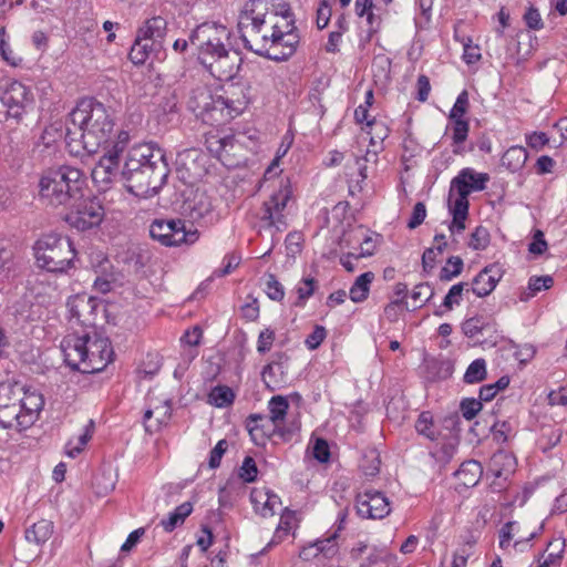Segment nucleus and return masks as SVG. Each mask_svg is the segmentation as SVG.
<instances>
[{
    "mask_svg": "<svg viewBox=\"0 0 567 567\" xmlns=\"http://www.w3.org/2000/svg\"><path fill=\"white\" fill-rule=\"evenodd\" d=\"M269 0H250L238 17V31L246 49L274 61L290 58L299 43L289 9L270 11Z\"/></svg>",
    "mask_w": 567,
    "mask_h": 567,
    "instance_id": "nucleus-1",
    "label": "nucleus"
},
{
    "mask_svg": "<svg viewBox=\"0 0 567 567\" xmlns=\"http://www.w3.org/2000/svg\"><path fill=\"white\" fill-rule=\"evenodd\" d=\"M120 132L104 104L83 99L70 112L65 123V143L70 154H96L112 147Z\"/></svg>",
    "mask_w": 567,
    "mask_h": 567,
    "instance_id": "nucleus-2",
    "label": "nucleus"
},
{
    "mask_svg": "<svg viewBox=\"0 0 567 567\" xmlns=\"http://www.w3.org/2000/svg\"><path fill=\"white\" fill-rule=\"evenodd\" d=\"M189 43L195 47L198 60L216 79L231 80L243 62L239 51L230 43V31L216 22H204L190 34Z\"/></svg>",
    "mask_w": 567,
    "mask_h": 567,
    "instance_id": "nucleus-3",
    "label": "nucleus"
},
{
    "mask_svg": "<svg viewBox=\"0 0 567 567\" xmlns=\"http://www.w3.org/2000/svg\"><path fill=\"white\" fill-rule=\"evenodd\" d=\"M44 399L34 389L14 381L0 383V425L3 429L24 430L39 417Z\"/></svg>",
    "mask_w": 567,
    "mask_h": 567,
    "instance_id": "nucleus-4",
    "label": "nucleus"
},
{
    "mask_svg": "<svg viewBox=\"0 0 567 567\" xmlns=\"http://www.w3.org/2000/svg\"><path fill=\"white\" fill-rule=\"evenodd\" d=\"M61 350L65 363L82 373L102 371L112 361L113 355L110 340L96 333L68 334L61 342Z\"/></svg>",
    "mask_w": 567,
    "mask_h": 567,
    "instance_id": "nucleus-5",
    "label": "nucleus"
},
{
    "mask_svg": "<svg viewBox=\"0 0 567 567\" xmlns=\"http://www.w3.org/2000/svg\"><path fill=\"white\" fill-rule=\"evenodd\" d=\"M85 177L72 166H61L45 172L39 182V195L43 203L52 207L68 206L83 197Z\"/></svg>",
    "mask_w": 567,
    "mask_h": 567,
    "instance_id": "nucleus-6",
    "label": "nucleus"
},
{
    "mask_svg": "<svg viewBox=\"0 0 567 567\" xmlns=\"http://www.w3.org/2000/svg\"><path fill=\"white\" fill-rule=\"evenodd\" d=\"M169 175L164 152L155 154V161L133 173H122L126 189L142 198H150L159 193Z\"/></svg>",
    "mask_w": 567,
    "mask_h": 567,
    "instance_id": "nucleus-7",
    "label": "nucleus"
},
{
    "mask_svg": "<svg viewBox=\"0 0 567 567\" xmlns=\"http://www.w3.org/2000/svg\"><path fill=\"white\" fill-rule=\"evenodd\" d=\"M37 265L51 272H64L75 258V250L69 238L48 234L37 240L34 247Z\"/></svg>",
    "mask_w": 567,
    "mask_h": 567,
    "instance_id": "nucleus-8",
    "label": "nucleus"
},
{
    "mask_svg": "<svg viewBox=\"0 0 567 567\" xmlns=\"http://www.w3.org/2000/svg\"><path fill=\"white\" fill-rule=\"evenodd\" d=\"M292 196V189L288 178H280L278 188L272 192L262 204L260 221L268 229L281 233L287 229V204Z\"/></svg>",
    "mask_w": 567,
    "mask_h": 567,
    "instance_id": "nucleus-9",
    "label": "nucleus"
},
{
    "mask_svg": "<svg viewBox=\"0 0 567 567\" xmlns=\"http://www.w3.org/2000/svg\"><path fill=\"white\" fill-rule=\"evenodd\" d=\"M150 235L164 246L193 245L199 238V233L193 225L187 227L182 219L154 220L150 226Z\"/></svg>",
    "mask_w": 567,
    "mask_h": 567,
    "instance_id": "nucleus-10",
    "label": "nucleus"
},
{
    "mask_svg": "<svg viewBox=\"0 0 567 567\" xmlns=\"http://www.w3.org/2000/svg\"><path fill=\"white\" fill-rule=\"evenodd\" d=\"M130 136L125 131H120L115 143L111 148L103 150V156L92 169V179L101 189H106L118 174L120 154L127 146Z\"/></svg>",
    "mask_w": 567,
    "mask_h": 567,
    "instance_id": "nucleus-11",
    "label": "nucleus"
},
{
    "mask_svg": "<svg viewBox=\"0 0 567 567\" xmlns=\"http://www.w3.org/2000/svg\"><path fill=\"white\" fill-rule=\"evenodd\" d=\"M0 101L7 110V116L20 122L32 110L34 95L32 90L22 82L9 81L0 93Z\"/></svg>",
    "mask_w": 567,
    "mask_h": 567,
    "instance_id": "nucleus-12",
    "label": "nucleus"
},
{
    "mask_svg": "<svg viewBox=\"0 0 567 567\" xmlns=\"http://www.w3.org/2000/svg\"><path fill=\"white\" fill-rule=\"evenodd\" d=\"M104 217V208L95 198H87L80 203L76 209L71 210L66 217V223L78 230L84 231L99 226Z\"/></svg>",
    "mask_w": 567,
    "mask_h": 567,
    "instance_id": "nucleus-13",
    "label": "nucleus"
},
{
    "mask_svg": "<svg viewBox=\"0 0 567 567\" xmlns=\"http://www.w3.org/2000/svg\"><path fill=\"white\" fill-rule=\"evenodd\" d=\"M355 507L358 515L367 519H382L391 512L389 499L379 491L358 494Z\"/></svg>",
    "mask_w": 567,
    "mask_h": 567,
    "instance_id": "nucleus-14",
    "label": "nucleus"
},
{
    "mask_svg": "<svg viewBox=\"0 0 567 567\" xmlns=\"http://www.w3.org/2000/svg\"><path fill=\"white\" fill-rule=\"evenodd\" d=\"M249 92L250 85L247 83H230L224 90V94L212 102L213 109L226 107L231 117L239 115L250 101Z\"/></svg>",
    "mask_w": 567,
    "mask_h": 567,
    "instance_id": "nucleus-15",
    "label": "nucleus"
},
{
    "mask_svg": "<svg viewBox=\"0 0 567 567\" xmlns=\"http://www.w3.org/2000/svg\"><path fill=\"white\" fill-rule=\"evenodd\" d=\"M71 319L82 326H91L94 322V312L97 307V300L85 293L75 295L69 298L66 303Z\"/></svg>",
    "mask_w": 567,
    "mask_h": 567,
    "instance_id": "nucleus-16",
    "label": "nucleus"
},
{
    "mask_svg": "<svg viewBox=\"0 0 567 567\" xmlns=\"http://www.w3.org/2000/svg\"><path fill=\"white\" fill-rule=\"evenodd\" d=\"M164 152L155 143L134 145L127 153L122 173H133L155 161V154Z\"/></svg>",
    "mask_w": 567,
    "mask_h": 567,
    "instance_id": "nucleus-17",
    "label": "nucleus"
},
{
    "mask_svg": "<svg viewBox=\"0 0 567 567\" xmlns=\"http://www.w3.org/2000/svg\"><path fill=\"white\" fill-rule=\"evenodd\" d=\"M466 173L461 176H455L450 186V197L453 196L454 193L457 194V197L452 202L450 199L449 209L453 216H460L461 218H467L468 215V200L467 197L471 194V189L467 188L463 179L466 177Z\"/></svg>",
    "mask_w": 567,
    "mask_h": 567,
    "instance_id": "nucleus-18",
    "label": "nucleus"
},
{
    "mask_svg": "<svg viewBox=\"0 0 567 567\" xmlns=\"http://www.w3.org/2000/svg\"><path fill=\"white\" fill-rule=\"evenodd\" d=\"M501 278V269L496 265L487 266L474 277L470 291L477 297H486L495 289Z\"/></svg>",
    "mask_w": 567,
    "mask_h": 567,
    "instance_id": "nucleus-19",
    "label": "nucleus"
},
{
    "mask_svg": "<svg viewBox=\"0 0 567 567\" xmlns=\"http://www.w3.org/2000/svg\"><path fill=\"white\" fill-rule=\"evenodd\" d=\"M256 513L261 516H272L281 505L279 496L266 488H254L250 494Z\"/></svg>",
    "mask_w": 567,
    "mask_h": 567,
    "instance_id": "nucleus-20",
    "label": "nucleus"
},
{
    "mask_svg": "<svg viewBox=\"0 0 567 567\" xmlns=\"http://www.w3.org/2000/svg\"><path fill=\"white\" fill-rule=\"evenodd\" d=\"M166 32L167 21L161 16L146 19L136 31L142 39L150 40L159 47H162Z\"/></svg>",
    "mask_w": 567,
    "mask_h": 567,
    "instance_id": "nucleus-21",
    "label": "nucleus"
},
{
    "mask_svg": "<svg viewBox=\"0 0 567 567\" xmlns=\"http://www.w3.org/2000/svg\"><path fill=\"white\" fill-rule=\"evenodd\" d=\"M172 414L169 400H164L161 404L148 408L144 413V424L147 432H157L162 425L166 424Z\"/></svg>",
    "mask_w": 567,
    "mask_h": 567,
    "instance_id": "nucleus-22",
    "label": "nucleus"
},
{
    "mask_svg": "<svg viewBox=\"0 0 567 567\" xmlns=\"http://www.w3.org/2000/svg\"><path fill=\"white\" fill-rule=\"evenodd\" d=\"M483 475V467L480 462L468 460L461 464L460 468L455 472L458 482L465 487L475 486Z\"/></svg>",
    "mask_w": 567,
    "mask_h": 567,
    "instance_id": "nucleus-23",
    "label": "nucleus"
},
{
    "mask_svg": "<svg viewBox=\"0 0 567 567\" xmlns=\"http://www.w3.org/2000/svg\"><path fill=\"white\" fill-rule=\"evenodd\" d=\"M162 47L150 40L142 39L140 34L136 33V38L131 48L128 56L134 64L141 65L146 62L153 52L159 50Z\"/></svg>",
    "mask_w": 567,
    "mask_h": 567,
    "instance_id": "nucleus-24",
    "label": "nucleus"
},
{
    "mask_svg": "<svg viewBox=\"0 0 567 567\" xmlns=\"http://www.w3.org/2000/svg\"><path fill=\"white\" fill-rule=\"evenodd\" d=\"M269 424L267 416L260 414H251L246 421V427L252 442L256 445H265L269 434L266 432V426Z\"/></svg>",
    "mask_w": 567,
    "mask_h": 567,
    "instance_id": "nucleus-25",
    "label": "nucleus"
},
{
    "mask_svg": "<svg viewBox=\"0 0 567 567\" xmlns=\"http://www.w3.org/2000/svg\"><path fill=\"white\" fill-rule=\"evenodd\" d=\"M186 206L193 219L204 218L213 209L210 198L204 192L198 190L194 194L193 199L186 202Z\"/></svg>",
    "mask_w": 567,
    "mask_h": 567,
    "instance_id": "nucleus-26",
    "label": "nucleus"
},
{
    "mask_svg": "<svg viewBox=\"0 0 567 567\" xmlns=\"http://www.w3.org/2000/svg\"><path fill=\"white\" fill-rule=\"evenodd\" d=\"M515 458L507 452L498 451L495 453L489 462V470L496 477L507 476L514 471Z\"/></svg>",
    "mask_w": 567,
    "mask_h": 567,
    "instance_id": "nucleus-27",
    "label": "nucleus"
},
{
    "mask_svg": "<svg viewBox=\"0 0 567 567\" xmlns=\"http://www.w3.org/2000/svg\"><path fill=\"white\" fill-rule=\"evenodd\" d=\"M528 158L527 151L523 146H512L502 156V165L511 172H517L524 167Z\"/></svg>",
    "mask_w": 567,
    "mask_h": 567,
    "instance_id": "nucleus-28",
    "label": "nucleus"
},
{
    "mask_svg": "<svg viewBox=\"0 0 567 567\" xmlns=\"http://www.w3.org/2000/svg\"><path fill=\"white\" fill-rule=\"evenodd\" d=\"M261 379L270 390L279 389L286 382L282 364L276 361L267 364L261 372Z\"/></svg>",
    "mask_w": 567,
    "mask_h": 567,
    "instance_id": "nucleus-29",
    "label": "nucleus"
},
{
    "mask_svg": "<svg viewBox=\"0 0 567 567\" xmlns=\"http://www.w3.org/2000/svg\"><path fill=\"white\" fill-rule=\"evenodd\" d=\"M53 525L50 520L41 519L25 530V539L29 543L40 545L45 543L52 535Z\"/></svg>",
    "mask_w": 567,
    "mask_h": 567,
    "instance_id": "nucleus-30",
    "label": "nucleus"
},
{
    "mask_svg": "<svg viewBox=\"0 0 567 567\" xmlns=\"http://www.w3.org/2000/svg\"><path fill=\"white\" fill-rule=\"evenodd\" d=\"M193 504L189 502H185L177 506L174 512H172L166 519H162L161 525L165 532L171 533L177 526L182 525L185 519L192 514Z\"/></svg>",
    "mask_w": 567,
    "mask_h": 567,
    "instance_id": "nucleus-31",
    "label": "nucleus"
},
{
    "mask_svg": "<svg viewBox=\"0 0 567 567\" xmlns=\"http://www.w3.org/2000/svg\"><path fill=\"white\" fill-rule=\"evenodd\" d=\"M464 290H466L467 292L470 291V284H467V282H458L456 285H453L450 288L447 295L443 299V302H442L441 307L444 308V309L443 310H441V309L435 310L434 315L441 317L446 311L452 310L454 306H458L461 303Z\"/></svg>",
    "mask_w": 567,
    "mask_h": 567,
    "instance_id": "nucleus-32",
    "label": "nucleus"
},
{
    "mask_svg": "<svg viewBox=\"0 0 567 567\" xmlns=\"http://www.w3.org/2000/svg\"><path fill=\"white\" fill-rule=\"evenodd\" d=\"M289 408L288 400L282 395L272 396L268 403L269 416L267 420L275 427H278L285 420Z\"/></svg>",
    "mask_w": 567,
    "mask_h": 567,
    "instance_id": "nucleus-33",
    "label": "nucleus"
},
{
    "mask_svg": "<svg viewBox=\"0 0 567 567\" xmlns=\"http://www.w3.org/2000/svg\"><path fill=\"white\" fill-rule=\"evenodd\" d=\"M374 279L371 271L360 275L350 288L349 297L353 302H362L368 298L370 285Z\"/></svg>",
    "mask_w": 567,
    "mask_h": 567,
    "instance_id": "nucleus-34",
    "label": "nucleus"
},
{
    "mask_svg": "<svg viewBox=\"0 0 567 567\" xmlns=\"http://www.w3.org/2000/svg\"><path fill=\"white\" fill-rule=\"evenodd\" d=\"M451 122L452 141H453V153L461 154L463 152L462 144L466 141L470 124L465 118H449Z\"/></svg>",
    "mask_w": 567,
    "mask_h": 567,
    "instance_id": "nucleus-35",
    "label": "nucleus"
},
{
    "mask_svg": "<svg viewBox=\"0 0 567 567\" xmlns=\"http://www.w3.org/2000/svg\"><path fill=\"white\" fill-rule=\"evenodd\" d=\"M94 430V422L90 420L89 424L85 425L84 431L80 434L76 440H70L65 445V453L70 457H75L79 455L87 442L92 439Z\"/></svg>",
    "mask_w": 567,
    "mask_h": 567,
    "instance_id": "nucleus-36",
    "label": "nucleus"
},
{
    "mask_svg": "<svg viewBox=\"0 0 567 567\" xmlns=\"http://www.w3.org/2000/svg\"><path fill=\"white\" fill-rule=\"evenodd\" d=\"M466 173V177L463 179L465 185L472 192H481L486 188V184L489 181V175L486 173H477L473 168L466 167L460 171L456 176H461Z\"/></svg>",
    "mask_w": 567,
    "mask_h": 567,
    "instance_id": "nucleus-37",
    "label": "nucleus"
},
{
    "mask_svg": "<svg viewBox=\"0 0 567 567\" xmlns=\"http://www.w3.org/2000/svg\"><path fill=\"white\" fill-rule=\"evenodd\" d=\"M235 394L229 386L217 385L215 386L209 395L208 401L217 408H226L234 402Z\"/></svg>",
    "mask_w": 567,
    "mask_h": 567,
    "instance_id": "nucleus-38",
    "label": "nucleus"
},
{
    "mask_svg": "<svg viewBox=\"0 0 567 567\" xmlns=\"http://www.w3.org/2000/svg\"><path fill=\"white\" fill-rule=\"evenodd\" d=\"M192 92H193V95L188 103L189 107L194 112H199V113L209 111V105H210V100H212V97L209 95V90L205 86H198V87L194 89Z\"/></svg>",
    "mask_w": 567,
    "mask_h": 567,
    "instance_id": "nucleus-39",
    "label": "nucleus"
},
{
    "mask_svg": "<svg viewBox=\"0 0 567 567\" xmlns=\"http://www.w3.org/2000/svg\"><path fill=\"white\" fill-rule=\"evenodd\" d=\"M415 430L420 435L425 436L430 441H435L439 436V431L433 424V417L430 412H422L415 422Z\"/></svg>",
    "mask_w": 567,
    "mask_h": 567,
    "instance_id": "nucleus-40",
    "label": "nucleus"
},
{
    "mask_svg": "<svg viewBox=\"0 0 567 567\" xmlns=\"http://www.w3.org/2000/svg\"><path fill=\"white\" fill-rule=\"evenodd\" d=\"M487 375L486 363L484 359L474 360L466 369L464 382L467 384L478 383L485 380Z\"/></svg>",
    "mask_w": 567,
    "mask_h": 567,
    "instance_id": "nucleus-41",
    "label": "nucleus"
},
{
    "mask_svg": "<svg viewBox=\"0 0 567 567\" xmlns=\"http://www.w3.org/2000/svg\"><path fill=\"white\" fill-rule=\"evenodd\" d=\"M463 260L458 256H452L447 259L446 265L441 269L440 279L450 281L457 277L463 270Z\"/></svg>",
    "mask_w": 567,
    "mask_h": 567,
    "instance_id": "nucleus-42",
    "label": "nucleus"
},
{
    "mask_svg": "<svg viewBox=\"0 0 567 567\" xmlns=\"http://www.w3.org/2000/svg\"><path fill=\"white\" fill-rule=\"evenodd\" d=\"M447 246L446 241L440 243L433 247L426 248L422 255V266L425 271H431L434 268L437 256L443 254Z\"/></svg>",
    "mask_w": 567,
    "mask_h": 567,
    "instance_id": "nucleus-43",
    "label": "nucleus"
},
{
    "mask_svg": "<svg viewBox=\"0 0 567 567\" xmlns=\"http://www.w3.org/2000/svg\"><path fill=\"white\" fill-rule=\"evenodd\" d=\"M318 287V281L312 277H306L300 280L297 286V293L299 302L297 305H303L309 299Z\"/></svg>",
    "mask_w": 567,
    "mask_h": 567,
    "instance_id": "nucleus-44",
    "label": "nucleus"
},
{
    "mask_svg": "<svg viewBox=\"0 0 567 567\" xmlns=\"http://www.w3.org/2000/svg\"><path fill=\"white\" fill-rule=\"evenodd\" d=\"M265 291L267 296L275 301H280L285 297L284 286L277 280L272 274L267 275L265 282Z\"/></svg>",
    "mask_w": 567,
    "mask_h": 567,
    "instance_id": "nucleus-45",
    "label": "nucleus"
},
{
    "mask_svg": "<svg viewBox=\"0 0 567 567\" xmlns=\"http://www.w3.org/2000/svg\"><path fill=\"white\" fill-rule=\"evenodd\" d=\"M434 295L433 288L427 282L419 284L414 287L411 298L415 302V308L427 302Z\"/></svg>",
    "mask_w": 567,
    "mask_h": 567,
    "instance_id": "nucleus-46",
    "label": "nucleus"
},
{
    "mask_svg": "<svg viewBox=\"0 0 567 567\" xmlns=\"http://www.w3.org/2000/svg\"><path fill=\"white\" fill-rule=\"evenodd\" d=\"M90 260L95 274L107 276L113 268L111 261L102 251L92 252Z\"/></svg>",
    "mask_w": 567,
    "mask_h": 567,
    "instance_id": "nucleus-47",
    "label": "nucleus"
},
{
    "mask_svg": "<svg viewBox=\"0 0 567 567\" xmlns=\"http://www.w3.org/2000/svg\"><path fill=\"white\" fill-rule=\"evenodd\" d=\"M468 105V93L464 90L456 97V101L450 111L449 118H464L467 113Z\"/></svg>",
    "mask_w": 567,
    "mask_h": 567,
    "instance_id": "nucleus-48",
    "label": "nucleus"
},
{
    "mask_svg": "<svg viewBox=\"0 0 567 567\" xmlns=\"http://www.w3.org/2000/svg\"><path fill=\"white\" fill-rule=\"evenodd\" d=\"M489 244V234L486 228L480 226L471 235L468 246L474 250H483Z\"/></svg>",
    "mask_w": 567,
    "mask_h": 567,
    "instance_id": "nucleus-49",
    "label": "nucleus"
},
{
    "mask_svg": "<svg viewBox=\"0 0 567 567\" xmlns=\"http://www.w3.org/2000/svg\"><path fill=\"white\" fill-rule=\"evenodd\" d=\"M368 127L370 128L368 131V134L371 135L370 143L372 145H375L378 142L384 141V138H386L389 135V128L381 121H370L368 122Z\"/></svg>",
    "mask_w": 567,
    "mask_h": 567,
    "instance_id": "nucleus-50",
    "label": "nucleus"
},
{
    "mask_svg": "<svg viewBox=\"0 0 567 567\" xmlns=\"http://www.w3.org/2000/svg\"><path fill=\"white\" fill-rule=\"evenodd\" d=\"M553 285L554 279L548 275L540 277H530L528 280V297H534L537 292L551 288Z\"/></svg>",
    "mask_w": 567,
    "mask_h": 567,
    "instance_id": "nucleus-51",
    "label": "nucleus"
},
{
    "mask_svg": "<svg viewBox=\"0 0 567 567\" xmlns=\"http://www.w3.org/2000/svg\"><path fill=\"white\" fill-rule=\"evenodd\" d=\"M258 474L257 465L251 456H246L239 468V477L247 483H251L256 480Z\"/></svg>",
    "mask_w": 567,
    "mask_h": 567,
    "instance_id": "nucleus-52",
    "label": "nucleus"
},
{
    "mask_svg": "<svg viewBox=\"0 0 567 567\" xmlns=\"http://www.w3.org/2000/svg\"><path fill=\"white\" fill-rule=\"evenodd\" d=\"M313 545L316 548L313 556H317L319 553H322L324 556L330 557L333 556L338 550L336 543V534L326 539L317 540Z\"/></svg>",
    "mask_w": 567,
    "mask_h": 567,
    "instance_id": "nucleus-53",
    "label": "nucleus"
},
{
    "mask_svg": "<svg viewBox=\"0 0 567 567\" xmlns=\"http://www.w3.org/2000/svg\"><path fill=\"white\" fill-rule=\"evenodd\" d=\"M484 329V322L481 318L473 317L465 320L462 324L463 333L468 338H475L482 333Z\"/></svg>",
    "mask_w": 567,
    "mask_h": 567,
    "instance_id": "nucleus-54",
    "label": "nucleus"
},
{
    "mask_svg": "<svg viewBox=\"0 0 567 567\" xmlns=\"http://www.w3.org/2000/svg\"><path fill=\"white\" fill-rule=\"evenodd\" d=\"M482 410L481 400L476 399H464L461 402V412L464 419L473 420L477 413Z\"/></svg>",
    "mask_w": 567,
    "mask_h": 567,
    "instance_id": "nucleus-55",
    "label": "nucleus"
},
{
    "mask_svg": "<svg viewBox=\"0 0 567 567\" xmlns=\"http://www.w3.org/2000/svg\"><path fill=\"white\" fill-rule=\"evenodd\" d=\"M327 331L322 326H316L313 331L306 338L305 344L309 350H316L326 339Z\"/></svg>",
    "mask_w": 567,
    "mask_h": 567,
    "instance_id": "nucleus-56",
    "label": "nucleus"
},
{
    "mask_svg": "<svg viewBox=\"0 0 567 567\" xmlns=\"http://www.w3.org/2000/svg\"><path fill=\"white\" fill-rule=\"evenodd\" d=\"M196 158H204L203 154L196 148H188L179 152L176 157L177 171H181L182 167L189 171L190 168L186 167L187 162L192 161L194 163Z\"/></svg>",
    "mask_w": 567,
    "mask_h": 567,
    "instance_id": "nucleus-57",
    "label": "nucleus"
},
{
    "mask_svg": "<svg viewBox=\"0 0 567 567\" xmlns=\"http://www.w3.org/2000/svg\"><path fill=\"white\" fill-rule=\"evenodd\" d=\"M274 341H275V331L269 328H266L258 336L257 351L259 353H266V352L270 351Z\"/></svg>",
    "mask_w": 567,
    "mask_h": 567,
    "instance_id": "nucleus-58",
    "label": "nucleus"
},
{
    "mask_svg": "<svg viewBox=\"0 0 567 567\" xmlns=\"http://www.w3.org/2000/svg\"><path fill=\"white\" fill-rule=\"evenodd\" d=\"M426 217V207L422 202H417L414 207L411 215V218L408 223V227L410 229H415L419 227Z\"/></svg>",
    "mask_w": 567,
    "mask_h": 567,
    "instance_id": "nucleus-59",
    "label": "nucleus"
},
{
    "mask_svg": "<svg viewBox=\"0 0 567 567\" xmlns=\"http://www.w3.org/2000/svg\"><path fill=\"white\" fill-rule=\"evenodd\" d=\"M331 18V6L327 0H321L320 6L317 10V27L318 29H324Z\"/></svg>",
    "mask_w": 567,
    "mask_h": 567,
    "instance_id": "nucleus-60",
    "label": "nucleus"
},
{
    "mask_svg": "<svg viewBox=\"0 0 567 567\" xmlns=\"http://www.w3.org/2000/svg\"><path fill=\"white\" fill-rule=\"evenodd\" d=\"M227 446H228L227 441L220 440L215 445V447L212 450L210 455H209V466L212 468H216L220 465L221 457L225 454Z\"/></svg>",
    "mask_w": 567,
    "mask_h": 567,
    "instance_id": "nucleus-61",
    "label": "nucleus"
},
{
    "mask_svg": "<svg viewBox=\"0 0 567 567\" xmlns=\"http://www.w3.org/2000/svg\"><path fill=\"white\" fill-rule=\"evenodd\" d=\"M524 20L529 29L540 30L544 27L539 11L530 7L524 14Z\"/></svg>",
    "mask_w": 567,
    "mask_h": 567,
    "instance_id": "nucleus-62",
    "label": "nucleus"
},
{
    "mask_svg": "<svg viewBox=\"0 0 567 567\" xmlns=\"http://www.w3.org/2000/svg\"><path fill=\"white\" fill-rule=\"evenodd\" d=\"M313 457L321 463L328 462L330 457L329 445L326 440L317 439L313 445Z\"/></svg>",
    "mask_w": 567,
    "mask_h": 567,
    "instance_id": "nucleus-63",
    "label": "nucleus"
},
{
    "mask_svg": "<svg viewBox=\"0 0 567 567\" xmlns=\"http://www.w3.org/2000/svg\"><path fill=\"white\" fill-rule=\"evenodd\" d=\"M463 59L467 64L475 63L481 59L480 48L473 45L471 39H467V41L463 43Z\"/></svg>",
    "mask_w": 567,
    "mask_h": 567,
    "instance_id": "nucleus-64",
    "label": "nucleus"
}]
</instances>
